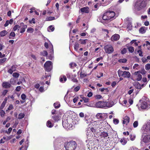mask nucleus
Masks as SVG:
<instances>
[{"mask_svg": "<svg viewBox=\"0 0 150 150\" xmlns=\"http://www.w3.org/2000/svg\"><path fill=\"white\" fill-rule=\"evenodd\" d=\"M115 13L112 11H108L105 13L103 15V19L108 23L115 18Z\"/></svg>", "mask_w": 150, "mask_h": 150, "instance_id": "nucleus-1", "label": "nucleus"}, {"mask_svg": "<svg viewBox=\"0 0 150 150\" xmlns=\"http://www.w3.org/2000/svg\"><path fill=\"white\" fill-rule=\"evenodd\" d=\"M95 105L97 108H102L110 107L112 106V105L110 102L103 101H100L96 103Z\"/></svg>", "mask_w": 150, "mask_h": 150, "instance_id": "nucleus-2", "label": "nucleus"}, {"mask_svg": "<svg viewBox=\"0 0 150 150\" xmlns=\"http://www.w3.org/2000/svg\"><path fill=\"white\" fill-rule=\"evenodd\" d=\"M148 99L145 98H142L140 100L139 105L138 108L139 110L142 109H146L148 108L147 101Z\"/></svg>", "mask_w": 150, "mask_h": 150, "instance_id": "nucleus-3", "label": "nucleus"}, {"mask_svg": "<svg viewBox=\"0 0 150 150\" xmlns=\"http://www.w3.org/2000/svg\"><path fill=\"white\" fill-rule=\"evenodd\" d=\"M64 147L66 150H74L76 147V142L73 141L66 143Z\"/></svg>", "mask_w": 150, "mask_h": 150, "instance_id": "nucleus-4", "label": "nucleus"}, {"mask_svg": "<svg viewBox=\"0 0 150 150\" xmlns=\"http://www.w3.org/2000/svg\"><path fill=\"white\" fill-rule=\"evenodd\" d=\"M118 74L119 77L122 76L125 78H128L131 76V74L128 71H122L119 70L118 71Z\"/></svg>", "mask_w": 150, "mask_h": 150, "instance_id": "nucleus-5", "label": "nucleus"}, {"mask_svg": "<svg viewBox=\"0 0 150 150\" xmlns=\"http://www.w3.org/2000/svg\"><path fill=\"white\" fill-rule=\"evenodd\" d=\"M144 6L142 0H137L135 3L134 7L136 9L139 10Z\"/></svg>", "mask_w": 150, "mask_h": 150, "instance_id": "nucleus-6", "label": "nucleus"}, {"mask_svg": "<svg viewBox=\"0 0 150 150\" xmlns=\"http://www.w3.org/2000/svg\"><path fill=\"white\" fill-rule=\"evenodd\" d=\"M44 66L46 71H50L52 69V62L50 61H47L44 64Z\"/></svg>", "mask_w": 150, "mask_h": 150, "instance_id": "nucleus-7", "label": "nucleus"}, {"mask_svg": "<svg viewBox=\"0 0 150 150\" xmlns=\"http://www.w3.org/2000/svg\"><path fill=\"white\" fill-rule=\"evenodd\" d=\"M104 49L106 53L110 54L114 51L113 47L110 45H107L104 47Z\"/></svg>", "mask_w": 150, "mask_h": 150, "instance_id": "nucleus-8", "label": "nucleus"}, {"mask_svg": "<svg viewBox=\"0 0 150 150\" xmlns=\"http://www.w3.org/2000/svg\"><path fill=\"white\" fill-rule=\"evenodd\" d=\"M85 117V119L86 120V123L87 124H89V123H91L92 124V125H96V126H95L94 127H93L95 128L96 129L98 128L99 126H98V123L99 122L98 121H94L92 122H91V119L89 118L88 119H86V117Z\"/></svg>", "mask_w": 150, "mask_h": 150, "instance_id": "nucleus-9", "label": "nucleus"}, {"mask_svg": "<svg viewBox=\"0 0 150 150\" xmlns=\"http://www.w3.org/2000/svg\"><path fill=\"white\" fill-rule=\"evenodd\" d=\"M150 141V135H146L145 136L143 135L142 136V141L141 143L142 144V142L145 143H147Z\"/></svg>", "mask_w": 150, "mask_h": 150, "instance_id": "nucleus-10", "label": "nucleus"}, {"mask_svg": "<svg viewBox=\"0 0 150 150\" xmlns=\"http://www.w3.org/2000/svg\"><path fill=\"white\" fill-rule=\"evenodd\" d=\"M62 125L63 127L66 129H69L71 127V125L66 120L63 121Z\"/></svg>", "mask_w": 150, "mask_h": 150, "instance_id": "nucleus-11", "label": "nucleus"}, {"mask_svg": "<svg viewBox=\"0 0 150 150\" xmlns=\"http://www.w3.org/2000/svg\"><path fill=\"white\" fill-rule=\"evenodd\" d=\"M120 36L118 34H115L112 35L111 38V40L112 41L118 40L120 38Z\"/></svg>", "mask_w": 150, "mask_h": 150, "instance_id": "nucleus-12", "label": "nucleus"}, {"mask_svg": "<svg viewBox=\"0 0 150 150\" xmlns=\"http://www.w3.org/2000/svg\"><path fill=\"white\" fill-rule=\"evenodd\" d=\"M17 66L16 65H13L11 68L9 69L8 71V72L11 74L13 72L15 71L16 70Z\"/></svg>", "mask_w": 150, "mask_h": 150, "instance_id": "nucleus-13", "label": "nucleus"}, {"mask_svg": "<svg viewBox=\"0 0 150 150\" xmlns=\"http://www.w3.org/2000/svg\"><path fill=\"white\" fill-rule=\"evenodd\" d=\"M2 86L4 88H8L11 87V85L9 83L4 82L2 84Z\"/></svg>", "mask_w": 150, "mask_h": 150, "instance_id": "nucleus-14", "label": "nucleus"}, {"mask_svg": "<svg viewBox=\"0 0 150 150\" xmlns=\"http://www.w3.org/2000/svg\"><path fill=\"white\" fill-rule=\"evenodd\" d=\"M105 114L102 113H98L96 115V117L98 119L102 120L104 118Z\"/></svg>", "mask_w": 150, "mask_h": 150, "instance_id": "nucleus-15", "label": "nucleus"}, {"mask_svg": "<svg viewBox=\"0 0 150 150\" xmlns=\"http://www.w3.org/2000/svg\"><path fill=\"white\" fill-rule=\"evenodd\" d=\"M80 71H81L80 75V76L81 78H84L87 76V73L86 71L84 70H82V69L81 70L80 69Z\"/></svg>", "mask_w": 150, "mask_h": 150, "instance_id": "nucleus-16", "label": "nucleus"}, {"mask_svg": "<svg viewBox=\"0 0 150 150\" xmlns=\"http://www.w3.org/2000/svg\"><path fill=\"white\" fill-rule=\"evenodd\" d=\"M21 25L23 26V27L21 28L20 31L21 33H23L25 31V30L27 27V26L26 25H24L23 23H21Z\"/></svg>", "mask_w": 150, "mask_h": 150, "instance_id": "nucleus-17", "label": "nucleus"}, {"mask_svg": "<svg viewBox=\"0 0 150 150\" xmlns=\"http://www.w3.org/2000/svg\"><path fill=\"white\" fill-rule=\"evenodd\" d=\"M80 10L82 12L88 13L89 12V8L87 7H85L81 8Z\"/></svg>", "mask_w": 150, "mask_h": 150, "instance_id": "nucleus-18", "label": "nucleus"}, {"mask_svg": "<svg viewBox=\"0 0 150 150\" xmlns=\"http://www.w3.org/2000/svg\"><path fill=\"white\" fill-rule=\"evenodd\" d=\"M60 81L61 82L64 83L67 80V78L65 76L62 75L59 78Z\"/></svg>", "mask_w": 150, "mask_h": 150, "instance_id": "nucleus-19", "label": "nucleus"}, {"mask_svg": "<svg viewBox=\"0 0 150 150\" xmlns=\"http://www.w3.org/2000/svg\"><path fill=\"white\" fill-rule=\"evenodd\" d=\"M97 20L98 21L101 22L103 23H107V22L104 20L103 19V16H100L97 19Z\"/></svg>", "mask_w": 150, "mask_h": 150, "instance_id": "nucleus-20", "label": "nucleus"}, {"mask_svg": "<svg viewBox=\"0 0 150 150\" xmlns=\"http://www.w3.org/2000/svg\"><path fill=\"white\" fill-rule=\"evenodd\" d=\"M129 121V118L127 116H126L125 117L124 120H123V123L124 124H125L127 125Z\"/></svg>", "mask_w": 150, "mask_h": 150, "instance_id": "nucleus-21", "label": "nucleus"}, {"mask_svg": "<svg viewBox=\"0 0 150 150\" xmlns=\"http://www.w3.org/2000/svg\"><path fill=\"white\" fill-rule=\"evenodd\" d=\"M52 117L54 120L55 122L58 121L60 119V117L58 115L53 116Z\"/></svg>", "mask_w": 150, "mask_h": 150, "instance_id": "nucleus-22", "label": "nucleus"}, {"mask_svg": "<svg viewBox=\"0 0 150 150\" xmlns=\"http://www.w3.org/2000/svg\"><path fill=\"white\" fill-rule=\"evenodd\" d=\"M47 126L50 128H51L54 126V124L52 123L50 120H49L47 122Z\"/></svg>", "mask_w": 150, "mask_h": 150, "instance_id": "nucleus-23", "label": "nucleus"}, {"mask_svg": "<svg viewBox=\"0 0 150 150\" xmlns=\"http://www.w3.org/2000/svg\"><path fill=\"white\" fill-rule=\"evenodd\" d=\"M7 33V32L5 30H4L0 32V35L1 37H3L5 36Z\"/></svg>", "mask_w": 150, "mask_h": 150, "instance_id": "nucleus-24", "label": "nucleus"}, {"mask_svg": "<svg viewBox=\"0 0 150 150\" xmlns=\"http://www.w3.org/2000/svg\"><path fill=\"white\" fill-rule=\"evenodd\" d=\"M145 28V27H141L139 29V32L142 34H144L146 32Z\"/></svg>", "mask_w": 150, "mask_h": 150, "instance_id": "nucleus-25", "label": "nucleus"}, {"mask_svg": "<svg viewBox=\"0 0 150 150\" xmlns=\"http://www.w3.org/2000/svg\"><path fill=\"white\" fill-rule=\"evenodd\" d=\"M79 41H80V43L81 44H86L87 41L88 40L87 39H80Z\"/></svg>", "mask_w": 150, "mask_h": 150, "instance_id": "nucleus-26", "label": "nucleus"}, {"mask_svg": "<svg viewBox=\"0 0 150 150\" xmlns=\"http://www.w3.org/2000/svg\"><path fill=\"white\" fill-rule=\"evenodd\" d=\"M55 18L54 17L50 16L47 17L46 18V21H51L55 20Z\"/></svg>", "mask_w": 150, "mask_h": 150, "instance_id": "nucleus-27", "label": "nucleus"}, {"mask_svg": "<svg viewBox=\"0 0 150 150\" xmlns=\"http://www.w3.org/2000/svg\"><path fill=\"white\" fill-rule=\"evenodd\" d=\"M101 135L104 137H106L108 136V134L106 132H103L101 133Z\"/></svg>", "mask_w": 150, "mask_h": 150, "instance_id": "nucleus-28", "label": "nucleus"}, {"mask_svg": "<svg viewBox=\"0 0 150 150\" xmlns=\"http://www.w3.org/2000/svg\"><path fill=\"white\" fill-rule=\"evenodd\" d=\"M25 116V115L23 113H20L18 115V118L19 119H21L23 117Z\"/></svg>", "mask_w": 150, "mask_h": 150, "instance_id": "nucleus-29", "label": "nucleus"}, {"mask_svg": "<svg viewBox=\"0 0 150 150\" xmlns=\"http://www.w3.org/2000/svg\"><path fill=\"white\" fill-rule=\"evenodd\" d=\"M6 59L7 58H4L0 59V65L2 64L3 63L5 62Z\"/></svg>", "mask_w": 150, "mask_h": 150, "instance_id": "nucleus-30", "label": "nucleus"}, {"mask_svg": "<svg viewBox=\"0 0 150 150\" xmlns=\"http://www.w3.org/2000/svg\"><path fill=\"white\" fill-rule=\"evenodd\" d=\"M129 51L131 53H132L134 52V47L132 46H130L128 47Z\"/></svg>", "mask_w": 150, "mask_h": 150, "instance_id": "nucleus-31", "label": "nucleus"}, {"mask_svg": "<svg viewBox=\"0 0 150 150\" xmlns=\"http://www.w3.org/2000/svg\"><path fill=\"white\" fill-rule=\"evenodd\" d=\"M54 106L55 108H57L59 107L60 104L59 103L57 102L54 103Z\"/></svg>", "mask_w": 150, "mask_h": 150, "instance_id": "nucleus-32", "label": "nucleus"}, {"mask_svg": "<svg viewBox=\"0 0 150 150\" xmlns=\"http://www.w3.org/2000/svg\"><path fill=\"white\" fill-rule=\"evenodd\" d=\"M20 28V26L18 25H15L13 28V30L14 31H16L18 29L19 30V29Z\"/></svg>", "mask_w": 150, "mask_h": 150, "instance_id": "nucleus-33", "label": "nucleus"}, {"mask_svg": "<svg viewBox=\"0 0 150 150\" xmlns=\"http://www.w3.org/2000/svg\"><path fill=\"white\" fill-rule=\"evenodd\" d=\"M127 61V60L126 59H120L118 60V62L122 63H125Z\"/></svg>", "mask_w": 150, "mask_h": 150, "instance_id": "nucleus-34", "label": "nucleus"}, {"mask_svg": "<svg viewBox=\"0 0 150 150\" xmlns=\"http://www.w3.org/2000/svg\"><path fill=\"white\" fill-rule=\"evenodd\" d=\"M41 55L42 56H45L47 55V52L46 51H43L40 53Z\"/></svg>", "mask_w": 150, "mask_h": 150, "instance_id": "nucleus-35", "label": "nucleus"}, {"mask_svg": "<svg viewBox=\"0 0 150 150\" xmlns=\"http://www.w3.org/2000/svg\"><path fill=\"white\" fill-rule=\"evenodd\" d=\"M10 36L9 37V38L10 39H11V38H13L12 37H14L15 36V33L14 32H11L10 34V35H9Z\"/></svg>", "mask_w": 150, "mask_h": 150, "instance_id": "nucleus-36", "label": "nucleus"}, {"mask_svg": "<svg viewBox=\"0 0 150 150\" xmlns=\"http://www.w3.org/2000/svg\"><path fill=\"white\" fill-rule=\"evenodd\" d=\"M76 76V75H74V76H73L71 77V80L73 82H77L78 81V80L74 78V77H75Z\"/></svg>", "mask_w": 150, "mask_h": 150, "instance_id": "nucleus-37", "label": "nucleus"}, {"mask_svg": "<svg viewBox=\"0 0 150 150\" xmlns=\"http://www.w3.org/2000/svg\"><path fill=\"white\" fill-rule=\"evenodd\" d=\"M142 79V76L140 74L137 75V80L139 81L140 80Z\"/></svg>", "mask_w": 150, "mask_h": 150, "instance_id": "nucleus-38", "label": "nucleus"}, {"mask_svg": "<svg viewBox=\"0 0 150 150\" xmlns=\"http://www.w3.org/2000/svg\"><path fill=\"white\" fill-rule=\"evenodd\" d=\"M69 65L71 68H72L74 67H76L77 65L76 63H71Z\"/></svg>", "mask_w": 150, "mask_h": 150, "instance_id": "nucleus-39", "label": "nucleus"}, {"mask_svg": "<svg viewBox=\"0 0 150 150\" xmlns=\"http://www.w3.org/2000/svg\"><path fill=\"white\" fill-rule=\"evenodd\" d=\"M79 44L76 43L74 45V48L76 51H77L79 48Z\"/></svg>", "mask_w": 150, "mask_h": 150, "instance_id": "nucleus-40", "label": "nucleus"}, {"mask_svg": "<svg viewBox=\"0 0 150 150\" xmlns=\"http://www.w3.org/2000/svg\"><path fill=\"white\" fill-rule=\"evenodd\" d=\"M27 31L29 33H32L34 31V30L33 28L30 27L27 29Z\"/></svg>", "mask_w": 150, "mask_h": 150, "instance_id": "nucleus-41", "label": "nucleus"}, {"mask_svg": "<svg viewBox=\"0 0 150 150\" xmlns=\"http://www.w3.org/2000/svg\"><path fill=\"white\" fill-rule=\"evenodd\" d=\"M138 125V122L137 121H135L133 123V127L134 128H136L137 127Z\"/></svg>", "mask_w": 150, "mask_h": 150, "instance_id": "nucleus-42", "label": "nucleus"}, {"mask_svg": "<svg viewBox=\"0 0 150 150\" xmlns=\"http://www.w3.org/2000/svg\"><path fill=\"white\" fill-rule=\"evenodd\" d=\"M136 87L138 89H141L142 88V87L140 84L138 83L136 84Z\"/></svg>", "mask_w": 150, "mask_h": 150, "instance_id": "nucleus-43", "label": "nucleus"}, {"mask_svg": "<svg viewBox=\"0 0 150 150\" xmlns=\"http://www.w3.org/2000/svg\"><path fill=\"white\" fill-rule=\"evenodd\" d=\"M129 136L130 137V139L132 141L134 140L135 139L136 137V136L135 135H132V134H130Z\"/></svg>", "mask_w": 150, "mask_h": 150, "instance_id": "nucleus-44", "label": "nucleus"}, {"mask_svg": "<svg viewBox=\"0 0 150 150\" xmlns=\"http://www.w3.org/2000/svg\"><path fill=\"white\" fill-rule=\"evenodd\" d=\"M113 122L114 123L115 125L117 124L119 122V120L118 119L115 118L113 119Z\"/></svg>", "mask_w": 150, "mask_h": 150, "instance_id": "nucleus-45", "label": "nucleus"}, {"mask_svg": "<svg viewBox=\"0 0 150 150\" xmlns=\"http://www.w3.org/2000/svg\"><path fill=\"white\" fill-rule=\"evenodd\" d=\"M145 68L146 70H149L150 69V64H147L145 65Z\"/></svg>", "mask_w": 150, "mask_h": 150, "instance_id": "nucleus-46", "label": "nucleus"}, {"mask_svg": "<svg viewBox=\"0 0 150 150\" xmlns=\"http://www.w3.org/2000/svg\"><path fill=\"white\" fill-rule=\"evenodd\" d=\"M127 51V49L124 48L121 51V53L122 54H125L126 53Z\"/></svg>", "mask_w": 150, "mask_h": 150, "instance_id": "nucleus-47", "label": "nucleus"}, {"mask_svg": "<svg viewBox=\"0 0 150 150\" xmlns=\"http://www.w3.org/2000/svg\"><path fill=\"white\" fill-rule=\"evenodd\" d=\"M10 83L13 85H14L15 83V81L13 79H11L10 80Z\"/></svg>", "mask_w": 150, "mask_h": 150, "instance_id": "nucleus-48", "label": "nucleus"}, {"mask_svg": "<svg viewBox=\"0 0 150 150\" xmlns=\"http://www.w3.org/2000/svg\"><path fill=\"white\" fill-rule=\"evenodd\" d=\"M5 114V112L3 110H1L0 112V114L1 117H3Z\"/></svg>", "mask_w": 150, "mask_h": 150, "instance_id": "nucleus-49", "label": "nucleus"}, {"mask_svg": "<svg viewBox=\"0 0 150 150\" xmlns=\"http://www.w3.org/2000/svg\"><path fill=\"white\" fill-rule=\"evenodd\" d=\"M13 76L14 77L17 78L19 76V74L17 73H14L13 74Z\"/></svg>", "mask_w": 150, "mask_h": 150, "instance_id": "nucleus-50", "label": "nucleus"}, {"mask_svg": "<svg viewBox=\"0 0 150 150\" xmlns=\"http://www.w3.org/2000/svg\"><path fill=\"white\" fill-rule=\"evenodd\" d=\"M12 128L11 127H10L8 129V131H6V133L8 134H9L10 132H11L12 130Z\"/></svg>", "mask_w": 150, "mask_h": 150, "instance_id": "nucleus-51", "label": "nucleus"}, {"mask_svg": "<svg viewBox=\"0 0 150 150\" xmlns=\"http://www.w3.org/2000/svg\"><path fill=\"white\" fill-rule=\"evenodd\" d=\"M83 100L84 101V103H87L88 102L89 99L83 97Z\"/></svg>", "mask_w": 150, "mask_h": 150, "instance_id": "nucleus-52", "label": "nucleus"}, {"mask_svg": "<svg viewBox=\"0 0 150 150\" xmlns=\"http://www.w3.org/2000/svg\"><path fill=\"white\" fill-rule=\"evenodd\" d=\"M120 142L123 145H125L126 143V142L125 141L124 139H120Z\"/></svg>", "mask_w": 150, "mask_h": 150, "instance_id": "nucleus-53", "label": "nucleus"}, {"mask_svg": "<svg viewBox=\"0 0 150 150\" xmlns=\"http://www.w3.org/2000/svg\"><path fill=\"white\" fill-rule=\"evenodd\" d=\"M8 91L6 90H4L2 92V95L4 96H5L8 92Z\"/></svg>", "mask_w": 150, "mask_h": 150, "instance_id": "nucleus-54", "label": "nucleus"}, {"mask_svg": "<svg viewBox=\"0 0 150 150\" xmlns=\"http://www.w3.org/2000/svg\"><path fill=\"white\" fill-rule=\"evenodd\" d=\"M137 52L138 53H139V55L141 57L143 56V55L142 54V51L140 50H137Z\"/></svg>", "mask_w": 150, "mask_h": 150, "instance_id": "nucleus-55", "label": "nucleus"}, {"mask_svg": "<svg viewBox=\"0 0 150 150\" xmlns=\"http://www.w3.org/2000/svg\"><path fill=\"white\" fill-rule=\"evenodd\" d=\"M103 76V74L102 73H100L98 75H97V78H99L101 77H102Z\"/></svg>", "mask_w": 150, "mask_h": 150, "instance_id": "nucleus-56", "label": "nucleus"}, {"mask_svg": "<svg viewBox=\"0 0 150 150\" xmlns=\"http://www.w3.org/2000/svg\"><path fill=\"white\" fill-rule=\"evenodd\" d=\"M95 98L97 99H100L102 98L101 96L99 95H97L95 96Z\"/></svg>", "mask_w": 150, "mask_h": 150, "instance_id": "nucleus-57", "label": "nucleus"}, {"mask_svg": "<svg viewBox=\"0 0 150 150\" xmlns=\"http://www.w3.org/2000/svg\"><path fill=\"white\" fill-rule=\"evenodd\" d=\"M66 75L68 78H71V77H72V76H73L71 75V74L68 73L66 74Z\"/></svg>", "mask_w": 150, "mask_h": 150, "instance_id": "nucleus-58", "label": "nucleus"}, {"mask_svg": "<svg viewBox=\"0 0 150 150\" xmlns=\"http://www.w3.org/2000/svg\"><path fill=\"white\" fill-rule=\"evenodd\" d=\"M29 22L30 23H35V19L34 18H33L31 20L29 21Z\"/></svg>", "mask_w": 150, "mask_h": 150, "instance_id": "nucleus-59", "label": "nucleus"}, {"mask_svg": "<svg viewBox=\"0 0 150 150\" xmlns=\"http://www.w3.org/2000/svg\"><path fill=\"white\" fill-rule=\"evenodd\" d=\"M80 88V86H78L76 87L74 89V91H78Z\"/></svg>", "mask_w": 150, "mask_h": 150, "instance_id": "nucleus-60", "label": "nucleus"}, {"mask_svg": "<svg viewBox=\"0 0 150 150\" xmlns=\"http://www.w3.org/2000/svg\"><path fill=\"white\" fill-rule=\"evenodd\" d=\"M26 96L25 95V94H23L21 95V98L23 100H25L26 98Z\"/></svg>", "mask_w": 150, "mask_h": 150, "instance_id": "nucleus-61", "label": "nucleus"}, {"mask_svg": "<svg viewBox=\"0 0 150 150\" xmlns=\"http://www.w3.org/2000/svg\"><path fill=\"white\" fill-rule=\"evenodd\" d=\"M13 108V106L12 105H10L8 108V110H11Z\"/></svg>", "mask_w": 150, "mask_h": 150, "instance_id": "nucleus-62", "label": "nucleus"}, {"mask_svg": "<svg viewBox=\"0 0 150 150\" xmlns=\"http://www.w3.org/2000/svg\"><path fill=\"white\" fill-rule=\"evenodd\" d=\"M49 28H50V29L51 30V32L53 31L54 29V27H53L52 25L50 26H49Z\"/></svg>", "mask_w": 150, "mask_h": 150, "instance_id": "nucleus-63", "label": "nucleus"}, {"mask_svg": "<svg viewBox=\"0 0 150 150\" xmlns=\"http://www.w3.org/2000/svg\"><path fill=\"white\" fill-rule=\"evenodd\" d=\"M21 89V87L20 86H18L16 89V90L17 91H20Z\"/></svg>", "mask_w": 150, "mask_h": 150, "instance_id": "nucleus-64", "label": "nucleus"}]
</instances>
